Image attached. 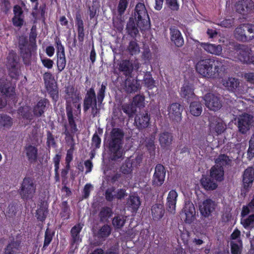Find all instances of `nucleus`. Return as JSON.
I'll list each match as a JSON object with an SVG mask.
<instances>
[{
	"mask_svg": "<svg viewBox=\"0 0 254 254\" xmlns=\"http://www.w3.org/2000/svg\"><path fill=\"white\" fill-rule=\"evenodd\" d=\"M57 57V65L59 72L62 71L66 65L65 56H60Z\"/></svg>",
	"mask_w": 254,
	"mask_h": 254,
	"instance_id": "nucleus-58",
	"label": "nucleus"
},
{
	"mask_svg": "<svg viewBox=\"0 0 254 254\" xmlns=\"http://www.w3.org/2000/svg\"><path fill=\"white\" fill-rule=\"evenodd\" d=\"M226 125L222 121L216 118L210 119L209 123V131L210 134L213 136H218L226 130Z\"/></svg>",
	"mask_w": 254,
	"mask_h": 254,
	"instance_id": "nucleus-13",
	"label": "nucleus"
},
{
	"mask_svg": "<svg viewBox=\"0 0 254 254\" xmlns=\"http://www.w3.org/2000/svg\"><path fill=\"white\" fill-rule=\"evenodd\" d=\"M166 4L167 7L173 11H177L180 8L178 0H166Z\"/></svg>",
	"mask_w": 254,
	"mask_h": 254,
	"instance_id": "nucleus-56",
	"label": "nucleus"
},
{
	"mask_svg": "<svg viewBox=\"0 0 254 254\" xmlns=\"http://www.w3.org/2000/svg\"><path fill=\"white\" fill-rule=\"evenodd\" d=\"M144 96L141 95H137L133 98V104L137 107H144Z\"/></svg>",
	"mask_w": 254,
	"mask_h": 254,
	"instance_id": "nucleus-63",
	"label": "nucleus"
},
{
	"mask_svg": "<svg viewBox=\"0 0 254 254\" xmlns=\"http://www.w3.org/2000/svg\"><path fill=\"white\" fill-rule=\"evenodd\" d=\"M107 83L106 82H103L101 85L100 88L97 91V95L96 96L95 91L94 87H91L86 91L83 100H93L95 99L98 100V102L102 103L103 101L105 96V92L107 89Z\"/></svg>",
	"mask_w": 254,
	"mask_h": 254,
	"instance_id": "nucleus-7",
	"label": "nucleus"
},
{
	"mask_svg": "<svg viewBox=\"0 0 254 254\" xmlns=\"http://www.w3.org/2000/svg\"><path fill=\"white\" fill-rule=\"evenodd\" d=\"M124 136L125 133L122 129L112 128L108 139V149L112 160L124 159L123 145Z\"/></svg>",
	"mask_w": 254,
	"mask_h": 254,
	"instance_id": "nucleus-1",
	"label": "nucleus"
},
{
	"mask_svg": "<svg viewBox=\"0 0 254 254\" xmlns=\"http://www.w3.org/2000/svg\"><path fill=\"white\" fill-rule=\"evenodd\" d=\"M68 124L65 123L64 125V131L63 134L65 135V140L67 143H69L70 147L73 143L75 147V143L74 139V135L78 131L77 125L75 123V118L73 114V109L71 106L66 104L65 107Z\"/></svg>",
	"mask_w": 254,
	"mask_h": 254,
	"instance_id": "nucleus-3",
	"label": "nucleus"
},
{
	"mask_svg": "<svg viewBox=\"0 0 254 254\" xmlns=\"http://www.w3.org/2000/svg\"><path fill=\"white\" fill-rule=\"evenodd\" d=\"M18 48L21 55L25 58L31 56L32 49H36V44L35 43L28 44L27 37L21 36L18 39Z\"/></svg>",
	"mask_w": 254,
	"mask_h": 254,
	"instance_id": "nucleus-9",
	"label": "nucleus"
},
{
	"mask_svg": "<svg viewBox=\"0 0 254 254\" xmlns=\"http://www.w3.org/2000/svg\"><path fill=\"white\" fill-rule=\"evenodd\" d=\"M206 106L210 110L216 111L222 107L221 101L219 97L212 93H207L204 96Z\"/></svg>",
	"mask_w": 254,
	"mask_h": 254,
	"instance_id": "nucleus-16",
	"label": "nucleus"
},
{
	"mask_svg": "<svg viewBox=\"0 0 254 254\" xmlns=\"http://www.w3.org/2000/svg\"><path fill=\"white\" fill-rule=\"evenodd\" d=\"M171 41L178 47H181L184 43V38L180 31L175 26L170 28Z\"/></svg>",
	"mask_w": 254,
	"mask_h": 254,
	"instance_id": "nucleus-24",
	"label": "nucleus"
},
{
	"mask_svg": "<svg viewBox=\"0 0 254 254\" xmlns=\"http://www.w3.org/2000/svg\"><path fill=\"white\" fill-rule=\"evenodd\" d=\"M13 125L12 119L6 114H0V126L9 129Z\"/></svg>",
	"mask_w": 254,
	"mask_h": 254,
	"instance_id": "nucleus-45",
	"label": "nucleus"
},
{
	"mask_svg": "<svg viewBox=\"0 0 254 254\" xmlns=\"http://www.w3.org/2000/svg\"><path fill=\"white\" fill-rule=\"evenodd\" d=\"M34 179L31 177H25L21 184L19 194L23 199L27 200L32 197L36 190Z\"/></svg>",
	"mask_w": 254,
	"mask_h": 254,
	"instance_id": "nucleus-4",
	"label": "nucleus"
},
{
	"mask_svg": "<svg viewBox=\"0 0 254 254\" xmlns=\"http://www.w3.org/2000/svg\"><path fill=\"white\" fill-rule=\"evenodd\" d=\"M48 210L44 208H40L36 211L37 219L41 222H43L46 218Z\"/></svg>",
	"mask_w": 254,
	"mask_h": 254,
	"instance_id": "nucleus-59",
	"label": "nucleus"
},
{
	"mask_svg": "<svg viewBox=\"0 0 254 254\" xmlns=\"http://www.w3.org/2000/svg\"><path fill=\"white\" fill-rule=\"evenodd\" d=\"M126 30L128 35L133 38H135L139 33L136 24L131 18H130L127 23Z\"/></svg>",
	"mask_w": 254,
	"mask_h": 254,
	"instance_id": "nucleus-41",
	"label": "nucleus"
},
{
	"mask_svg": "<svg viewBox=\"0 0 254 254\" xmlns=\"http://www.w3.org/2000/svg\"><path fill=\"white\" fill-rule=\"evenodd\" d=\"M222 63L217 58H201L195 65L196 71L202 77L216 78L219 74Z\"/></svg>",
	"mask_w": 254,
	"mask_h": 254,
	"instance_id": "nucleus-2",
	"label": "nucleus"
},
{
	"mask_svg": "<svg viewBox=\"0 0 254 254\" xmlns=\"http://www.w3.org/2000/svg\"><path fill=\"white\" fill-rule=\"evenodd\" d=\"M55 40L57 49V56H65L64 46L63 45L60 38L57 37Z\"/></svg>",
	"mask_w": 254,
	"mask_h": 254,
	"instance_id": "nucleus-54",
	"label": "nucleus"
},
{
	"mask_svg": "<svg viewBox=\"0 0 254 254\" xmlns=\"http://www.w3.org/2000/svg\"><path fill=\"white\" fill-rule=\"evenodd\" d=\"M241 224L243 227L247 229L248 227L254 226V214H251L246 219L241 220Z\"/></svg>",
	"mask_w": 254,
	"mask_h": 254,
	"instance_id": "nucleus-57",
	"label": "nucleus"
},
{
	"mask_svg": "<svg viewBox=\"0 0 254 254\" xmlns=\"http://www.w3.org/2000/svg\"><path fill=\"white\" fill-rule=\"evenodd\" d=\"M253 3L252 0H239L235 5L236 11L243 15H247L253 10Z\"/></svg>",
	"mask_w": 254,
	"mask_h": 254,
	"instance_id": "nucleus-21",
	"label": "nucleus"
},
{
	"mask_svg": "<svg viewBox=\"0 0 254 254\" xmlns=\"http://www.w3.org/2000/svg\"><path fill=\"white\" fill-rule=\"evenodd\" d=\"M151 213L154 220L161 219L165 213L164 205L161 204H155L152 206Z\"/></svg>",
	"mask_w": 254,
	"mask_h": 254,
	"instance_id": "nucleus-33",
	"label": "nucleus"
},
{
	"mask_svg": "<svg viewBox=\"0 0 254 254\" xmlns=\"http://www.w3.org/2000/svg\"><path fill=\"white\" fill-rule=\"evenodd\" d=\"M50 102L48 99L41 98L33 107V113L34 117H42L48 108Z\"/></svg>",
	"mask_w": 254,
	"mask_h": 254,
	"instance_id": "nucleus-18",
	"label": "nucleus"
},
{
	"mask_svg": "<svg viewBox=\"0 0 254 254\" xmlns=\"http://www.w3.org/2000/svg\"><path fill=\"white\" fill-rule=\"evenodd\" d=\"M253 117L245 113L238 118V127L240 132L245 134L250 130L253 122Z\"/></svg>",
	"mask_w": 254,
	"mask_h": 254,
	"instance_id": "nucleus-11",
	"label": "nucleus"
},
{
	"mask_svg": "<svg viewBox=\"0 0 254 254\" xmlns=\"http://www.w3.org/2000/svg\"><path fill=\"white\" fill-rule=\"evenodd\" d=\"M60 207L61 208L60 212L61 217L66 220L69 219L71 214V210L67 201L66 200L62 201Z\"/></svg>",
	"mask_w": 254,
	"mask_h": 254,
	"instance_id": "nucleus-44",
	"label": "nucleus"
},
{
	"mask_svg": "<svg viewBox=\"0 0 254 254\" xmlns=\"http://www.w3.org/2000/svg\"><path fill=\"white\" fill-rule=\"evenodd\" d=\"M183 107L178 103H173L168 107L169 118L172 120H180L182 116Z\"/></svg>",
	"mask_w": 254,
	"mask_h": 254,
	"instance_id": "nucleus-20",
	"label": "nucleus"
},
{
	"mask_svg": "<svg viewBox=\"0 0 254 254\" xmlns=\"http://www.w3.org/2000/svg\"><path fill=\"white\" fill-rule=\"evenodd\" d=\"M181 215L186 223L190 224L194 221L195 209L193 204L191 201H187L185 202Z\"/></svg>",
	"mask_w": 254,
	"mask_h": 254,
	"instance_id": "nucleus-12",
	"label": "nucleus"
},
{
	"mask_svg": "<svg viewBox=\"0 0 254 254\" xmlns=\"http://www.w3.org/2000/svg\"><path fill=\"white\" fill-rule=\"evenodd\" d=\"M15 83L5 78H0V92L6 97H12L15 95Z\"/></svg>",
	"mask_w": 254,
	"mask_h": 254,
	"instance_id": "nucleus-10",
	"label": "nucleus"
},
{
	"mask_svg": "<svg viewBox=\"0 0 254 254\" xmlns=\"http://www.w3.org/2000/svg\"><path fill=\"white\" fill-rule=\"evenodd\" d=\"M75 22V26L77 28L78 41L82 43L84 40L85 32L84 22L80 10L76 12Z\"/></svg>",
	"mask_w": 254,
	"mask_h": 254,
	"instance_id": "nucleus-23",
	"label": "nucleus"
},
{
	"mask_svg": "<svg viewBox=\"0 0 254 254\" xmlns=\"http://www.w3.org/2000/svg\"><path fill=\"white\" fill-rule=\"evenodd\" d=\"M111 227L108 224H104L100 227L96 233V237L101 240H105L111 234Z\"/></svg>",
	"mask_w": 254,
	"mask_h": 254,
	"instance_id": "nucleus-37",
	"label": "nucleus"
},
{
	"mask_svg": "<svg viewBox=\"0 0 254 254\" xmlns=\"http://www.w3.org/2000/svg\"><path fill=\"white\" fill-rule=\"evenodd\" d=\"M166 170L164 166L161 164H157L152 177V185L161 186L164 182Z\"/></svg>",
	"mask_w": 254,
	"mask_h": 254,
	"instance_id": "nucleus-17",
	"label": "nucleus"
},
{
	"mask_svg": "<svg viewBox=\"0 0 254 254\" xmlns=\"http://www.w3.org/2000/svg\"><path fill=\"white\" fill-rule=\"evenodd\" d=\"M19 114L23 119L31 122L34 118V114H32L30 109L28 107H21L18 110Z\"/></svg>",
	"mask_w": 254,
	"mask_h": 254,
	"instance_id": "nucleus-49",
	"label": "nucleus"
},
{
	"mask_svg": "<svg viewBox=\"0 0 254 254\" xmlns=\"http://www.w3.org/2000/svg\"><path fill=\"white\" fill-rule=\"evenodd\" d=\"M127 51L131 56L136 55L139 53L140 48L135 39L129 42L127 47Z\"/></svg>",
	"mask_w": 254,
	"mask_h": 254,
	"instance_id": "nucleus-46",
	"label": "nucleus"
},
{
	"mask_svg": "<svg viewBox=\"0 0 254 254\" xmlns=\"http://www.w3.org/2000/svg\"><path fill=\"white\" fill-rule=\"evenodd\" d=\"M254 182V169L253 167H248L243 172L242 175V187L244 191L248 192L252 187Z\"/></svg>",
	"mask_w": 254,
	"mask_h": 254,
	"instance_id": "nucleus-15",
	"label": "nucleus"
},
{
	"mask_svg": "<svg viewBox=\"0 0 254 254\" xmlns=\"http://www.w3.org/2000/svg\"><path fill=\"white\" fill-rule=\"evenodd\" d=\"M26 155L30 163L35 162L38 157V149L32 145H28L25 147Z\"/></svg>",
	"mask_w": 254,
	"mask_h": 254,
	"instance_id": "nucleus-34",
	"label": "nucleus"
},
{
	"mask_svg": "<svg viewBox=\"0 0 254 254\" xmlns=\"http://www.w3.org/2000/svg\"><path fill=\"white\" fill-rule=\"evenodd\" d=\"M98 100H83V109L84 113L87 112L90 109H91V113L93 117L97 114Z\"/></svg>",
	"mask_w": 254,
	"mask_h": 254,
	"instance_id": "nucleus-35",
	"label": "nucleus"
},
{
	"mask_svg": "<svg viewBox=\"0 0 254 254\" xmlns=\"http://www.w3.org/2000/svg\"><path fill=\"white\" fill-rule=\"evenodd\" d=\"M240 82L239 80L234 77H229L223 81V85L230 91L235 92L238 89Z\"/></svg>",
	"mask_w": 254,
	"mask_h": 254,
	"instance_id": "nucleus-32",
	"label": "nucleus"
},
{
	"mask_svg": "<svg viewBox=\"0 0 254 254\" xmlns=\"http://www.w3.org/2000/svg\"><path fill=\"white\" fill-rule=\"evenodd\" d=\"M190 111L194 116H199L202 111L201 103L199 101H191L190 105Z\"/></svg>",
	"mask_w": 254,
	"mask_h": 254,
	"instance_id": "nucleus-42",
	"label": "nucleus"
},
{
	"mask_svg": "<svg viewBox=\"0 0 254 254\" xmlns=\"http://www.w3.org/2000/svg\"><path fill=\"white\" fill-rule=\"evenodd\" d=\"M155 133L151 134L145 139V146L150 154H154L155 150Z\"/></svg>",
	"mask_w": 254,
	"mask_h": 254,
	"instance_id": "nucleus-40",
	"label": "nucleus"
},
{
	"mask_svg": "<svg viewBox=\"0 0 254 254\" xmlns=\"http://www.w3.org/2000/svg\"><path fill=\"white\" fill-rule=\"evenodd\" d=\"M6 65L9 77L15 81L18 80L20 73V69L18 67V62L15 54L8 55Z\"/></svg>",
	"mask_w": 254,
	"mask_h": 254,
	"instance_id": "nucleus-6",
	"label": "nucleus"
},
{
	"mask_svg": "<svg viewBox=\"0 0 254 254\" xmlns=\"http://www.w3.org/2000/svg\"><path fill=\"white\" fill-rule=\"evenodd\" d=\"M230 159L225 154H220L215 159V165H219L223 167L228 164Z\"/></svg>",
	"mask_w": 254,
	"mask_h": 254,
	"instance_id": "nucleus-52",
	"label": "nucleus"
},
{
	"mask_svg": "<svg viewBox=\"0 0 254 254\" xmlns=\"http://www.w3.org/2000/svg\"><path fill=\"white\" fill-rule=\"evenodd\" d=\"M50 97L52 98L53 102L56 103L59 100V89L57 85L55 84L45 87Z\"/></svg>",
	"mask_w": 254,
	"mask_h": 254,
	"instance_id": "nucleus-43",
	"label": "nucleus"
},
{
	"mask_svg": "<svg viewBox=\"0 0 254 254\" xmlns=\"http://www.w3.org/2000/svg\"><path fill=\"white\" fill-rule=\"evenodd\" d=\"M17 204L15 203H11L9 204L6 211V216L9 218H13L17 213Z\"/></svg>",
	"mask_w": 254,
	"mask_h": 254,
	"instance_id": "nucleus-55",
	"label": "nucleus"
},
{
	"mask_svg": "<svg viewBox=\"0 0 254 254\" xmlns=\"http://www.w3.org/2000/svg\"><path fill=\"white\" fill-rule=\"evenodd\" d=\"M112 208L108 206H104L101 208L98 216L100 222H106L113 215Z\"/></svg>",
	"mask_w": 254,
	"mask_h": 254,
	"instance_id": "nucleus-39",
	"label": "nucleus"
},
{
	"mask_svg": "<svg viewBox=\"0 0 254 254\" xmlns=\"http://www.w3.org/2000/svg\"><path fill=\"white\" fill-rule=\"evenodd\" d=\"M40 58L42 65L48 69H51L53 68L54 63L52 60L41 55H40Z\"/></svg>",
	"mask_w": 254,
	"mask_h": 254,
	"instance_id": "nucleus-62",
	"label": "nucleus"
},
{
	"mask_svg": "<svg viewBox=\"0 0 254 254\" xmlns=\"http://www.w3.org/2000/svg\"><path fill=\"white\" fill-rule=\"evenodd\" d=\"M82 227L80 223L74 225L70 230L71 236V244L73 245L74 244L78 243L81 241L80 239L79 234L82 230Z\"/></svg>",
	"mask_w": 254,
	"mask_h": 254,
	"instance_id": "nucleus-36",
	"label": "nucleus"
},
{
	"mask_svg": "<svg viewBox=\"0 0 254 254\" xmlns=\"http://www.w3.org/2000/svg\"><path fill=\"white\" fill-rule=\"evenodd\" d=\"M126 219L124 216L117 215L112 220V225L115 229H121L125 225Z\"/></svg>",
	"mask_w": 254,
	"mask_h": 254,
	"instance_id": "nucleus-48",
	"label": "nucleus"
},
{
	"mask_svg": "<svg viewBox=\"0 0 254 254\" xmlns=\"http://www.w3.org/2000/svg\"><path fill=\"white\" fill-rule=\"evenodd\" d=\"M20 243L18 241H12L5 248L6 254H13L17 251Z\"/></svg>",
	"mask_w": 254,
	"mask_h": 254,
	"instance_id": "nucleus-50",
	"label": "nucleus"
},
{
	"mask_svg": "<svg viewBox=\"0 0 254 254\" xmlns=\"http://www.w3.org/2000/svg\"><path fill=\"white\" fill-rule=\"evenodd\" d=\"M173 140V135L172 133L164 131L159 134V141L162 149H170Z\"/></svg>",
	"mask_w": 254,
	"mask_h": 254,
	"instance_id": "nucleus-25",
	"label": "nucleus"
},
{
	"mask_svg": "<svg viewBox=\"0 0 254 254\" xmlns=\"http://www.w3.org/2000/svg\"><path fill=\"white\" fill-rule=\"evenodd\" d=\"M215 208L214 201L210 199H207L203 201L199 206V209L202 216L208 217Z\"/></svg>",
	"mask_w": 254,
	"mask_h": 254,
	"instance_id": "nucleus-19",
	"label": "nucleus"
},
{
	"mask_svg": "<svg viewBox=\"0 0 254 254\" xmlns=\"http://www.w3.org/2000/svg\"><path fill=\"white\" fill-rule=\"evenodd\" d=\"M133 68L132 64L129 60H124L119 64V69L123 72L126 77H129L133 71Z\"/></svg>",
	"mask_w": 254,
	"mask_h": 254,
	"instance_id": "nucleus-31",
	"label": "nucleus"
},
{
	"mask_svg": "<svg viewBox=\"0 0 254 254\" xmlns=\"http://www.w3.org/2000/svg\"><path fill=\"white\" fill-rule=\"evenodd\" d=\"M150 115L147 112L140 113L135 117V123L139 129L147 127L150 123Z\"/></svg>",
	"mask_w": 254,
	"mask_h": 254,
	"instance_id": "nucleus-27",
	"label": "nucleus"
},
{
	"mask_svg": "<svg viewBox=\"0 0 254 254\" xmlns=\"http://www.w3.org/2000/svg\"><path fill=\"white\" fill-rule=\"evenodd\" d=\"M200 184L202 188L206 190H211L217 188V184L210 176H202L200 180Z\"/></svg>",
	"mask_w": 254,
	"mask_h": 254,
	"instance_id": "nucleus-30",
	"label": "nucleus"
},
{
	"mask_svg": "<svg viewBox=\"0 0 254 254\" xmlns=\"http://www.w3.org/2000/svg\"><path fill=\"white\" fill-rule=\"evenodd\" d=\"M180 95L188 103L192 101L195 96L192 85L189 83H184L181 88Z\"/></svg>",
	"mask_w": 254,
	"mask_h": 254,
	"instance_id": "nucleus-26",
	"label": "nucleus"
},
{
	"mask_svg": "<svg viewBox=\"0 0 254 254\" xmlns=\"http://www.w3.org/2000/svg\"><path fill=\"white\" fill-rule=\"evenodd\" d=\"M142 158L141 156L137 155L135 158H127L120 168V171L125 175L130 174L133 168H137L141 163Z\"/></svg>",
	"mask_w": 254,
	"mask_h": 254,
	"instance_id": "nucleus-8",
	"label": "nucleus"
},
{
	"mask_svg": "<svg viewBox=\"0 0 254 254\" xmlns=\"http://www.w3.org/2000/svg\"><path fill=\"white\" fill-rule=\"evenodd\" d=\"M200 45L206 52L213 55H219L222 51V47L220 45L201 43Z\"/></svg>",
	"mask_w": 254,
	"mask_h": 254,
	"instance_id": "nucleus-29",
	"label": "nucleus"
},
{
	"mask_svg": "<svg viewBox=\"0 0 254 254\" xmlns=\"http://www.w3.org/2000/svg\"><path fill=\"white\" fill-rule=\"evenodd\" d=\"M178 194L175 190H171L168 194L166 199V209L168 212L175 213Z\"/></svg>",
	"mask_w": 254,
	"mask_h": 254,
	"instance_id": "nucleus-22",
	"label": "nucleus"
},
{
	"mask_svg": "<svg viewBox=\"0 0 254 254\" xmlns=\"http://www.w3.org/2000/svg\"><path fill=\"white\" fill-rule=\"evenodd\" d=\"M236 50L239 52L240 60L247 64L253 63V56L252 54V50L248 46L243 44H238L236 46Z\"/></svg>",
	"mask_w": 254,
	"mask_h": 254,
	"instance_id": "nucleus-14",
	"label": "nucleus"
},
{
	"mask_svg": "<svg viewBox=\"0 0 254 254\" xmlns=\"http://www.w3.org/2000/svg\"><path fill=\"white\" fill-rule=\"evenodd\" d=\"M101 143V139L96 131L92 137L91 146L95 149H98L100 147Z\"/></svg>",
	"mask_w": 254,
	"mask_h": 254,
	"instance_id": "nucleus-61",
	"label": "nucleus"
},
{
	"mask_svg": "<svg viewBox=\"0 0 254 254\" xmlns=\"http://www.w3.org/2000/svg\"><path fill=\"white\" fill-rule=\"evenodd\" d=\"M54 233L51 232L49 228H47L45 232L44 241L43 246V250H45L51 243Z\"/></svg>",
	"mask_w": 254,
	"mask_h": 254,
	"instance_id": "nucleus-51",
	"label": "nucleus"
},
{
	"mask_svg": "<svg viewBox=\"0 0 254 254\" xmlns=\"http://www.w3.org/2000/svg\"><path fill=\"white\" fill-rule=\"evenodd\" d=\"M47 136L46 144L48 148H50L51 147H56L57 146L56 142L52 133L50 131H48Z\"/></svg>",
	"mask_w": 254,
	"mask_h": 254,
	"instance_id": "nucleus-60",
	"label": "nucleus"
},
{
	"mask_svg": "<svg viewBox=\"0 0 254 254\" xmlns=\"http://www.w3.org/2000/svg\"><path fill=\"white\" fill-rule=\"evenodd\" d=\"M224 168L219 165H214L210 170V177L216 182H221L224 180Z\"/></svg>",
	"mask_w": 254,
	"mask_h": 254,
	"instance_id": "nucleus-28",
	"label": "nucleus"
},
{
	"mask_svg": "<svg viewBox=\"0 0 254 254\" xmlns=\"http://www.w3.org/2000/svg\"><path fill=\"white\" fill-rule=\"evenodd\" d=\"M11 8L9 0H0V9L1 12L7 14Z\"/></svg>",
	"mask_w": 254,
	"mask_h": 254,
	"instance_id": "nucleus-53",
	"label": "nucleus"
},
{
	"mask_svg": "<svg viewBox=\"0 0 254 254\" xmlns=\"http://www.w3.org/2000/svg\"><path fill=\"white\" fill-rule=\"evenodd\" d=\"M134 15L136 19V24L140 28L147 26L149 23V17L143 3L139 2L136 4Z\"/></svg>",
	"mask_w": 254,
	"mask_h": 254,
	"instance_id": "nucleus-5",
	"label": "nucleus"
},
{
	"mask_svg": "<svg viewBox=\"0 0 254 254\" xmlns=\"http://www.w3.org/2000/svg\"><path fill=\"white\" fill-rule=\"evenodd\" d=\"M235 38L241 42H248L247 35L246 34V29L244 24L237 27L234 31Z\"/></svg>",
	"mask_w": 254,
	"mask_h": 254,
	"instance_id": "nucleus-38",
	"label": "nucleus"
},
{
	"mask_svg": "<svg viewBox=\"0 0 254 254\" xmlns=\"http://www.w3.org/2000/svg\"><path fill=\"white\" fill-rule=\"evenodd\" d=\"M244 26L249 33V35H247L248 41L254 39V25L247 23L244 24Z\"/></svg>",
	"mask_w": 254,
	"mask_h": 254,
	"instance_id": "nucleus-64",
	"label": "nucleus"
},
{
	"mask_svg": "<svg viewBox=\"0 0 254 254\" xmlns=\"http://www.w3.org/2000/svg\"><path fill=\"white\" fill-rule=\"evenodd\" d=\"M128 205L134 210H137L140 205V198L138 196L130 195L127 200Z\"/></svg>",
	"mask_w": 254,
	"mask_h": 254,
	"instance_id": "nucleus-47",
	"label": "nucleus"
}]
</instances>
